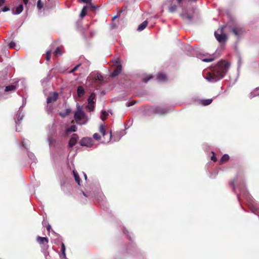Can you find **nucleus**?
I'll return each mask as SVG.
<instances>
[{"label":"nucleus","mask_w":259,"mask_h":259,"mask_svg":"<svg viewBox=\"0 0 259 259\" xmlns=\"http://www.w3.org/2000/svg\"><path fill=\"white\" fill-rule=\"evenodd\" d=\"M229 156L228 154H224L220 159V164H223L228 161L229 159Z\"/></svg>","instance_id":"obj_17"},{"label":"nucleus","mask_w":259,"mask_h":259,"mask_svg":"<svg viewBox=\"0 0 259 259\" xmlns=\"http://www.w3.org/2000/svg\"><path fill=\"white\" fill-rule=\"evenodd\" d=\"M84 177H85V178L87 179V176L85 174H84Z\"/></svg>","instance_id":"obj_51"},{"label":"nucleus","mask_w":259,"mask_h":259,"mask_svg":"<svg viewBox=\"0 0 259 259\" xmlns=\"http://www.w3.org/2000/svg\"><path fill=\"white\" fill-rule=\"evenodd\" d=\"M78 139V136L76 134H73L69 141V147H72L74 146L76 144Z\"/></svg>","instance_id":"obj_8"},{"label":"nucleus","mask_w":259,"mask_h":259,"mask_svg":"<svg viewBox=\"0 0 259 259\" xmlns=\"http://www.w3.org/2000/svg\"><path fill=\"white\" fill-rule=\"evenodd\" d=\"M229 64L228 62L221 61L215 66L211 72L207 74V79L211 82H216L222 79L228 71Z\"/></svg>","instance_id":"obj_1"},{"label":"nucleus","mask_w":259,"mask_h":259,"mask_svg":"<svg viewBox=\"0 0 259 259\" xmlns=\"http://www.w3.org/2000/svg\"><path fill=\"white\" fill-rule=\"evenodd\" d=\"M212 101V99H206V100H203L201 101V103L202 105L204 106H207L211 103Z\"/></svg>","instance_id":"obj_24"},{"label":"nucleus","mask_w":259,"mask_h":259,"mask_svg":"<svg viewBox=\"0 0 259 259\" xmlns=\"http://www.w3.org/2000/svg\"><path fill=\"white\" fill-rule=\"evenodd\" d=\"M88 4L89 5V6L91 8H93V9L96 8V7L93 5V4L92 3V2H90V3H89Z\"/></svg>","instance_id":"obj_43"},{"label":"nucleus","mask_w":259,"mask_h":259,"mask_svg":"<svg viewBox=\"0 0 259 259\" xmlns=\"http://www.w3.org/2000/svg\"><path fill=\"white\" fill-rule=\"evenodd\" d=\"M51 226L50 225H48V226L47 227V230L49 232L50 229H51Z\"/></svg>","instance_id":"obj_46"},{"label":"nucleus","mask_w":259,"mask_h":259,"mask_svg":"<svg viewBox=\"0 0 259 259\" xmlns=\"http://www.w3.org/2000/svg\"><path fill=\"white\" fill-rule=\"evenodd\" d=\"M103 80V76L98 72H92L87 79V82L91 84H99V82H102Z\"/></svg>","instance_id":"obj_3"},{"label":"nucleus","mask_w":259,"mask_h":259,"mask_svg":"<svg viewBox=\"0 0 259 259\" xmlns=\"http://www.w3.org/2000/svg\"><path fill=\"white\" fill-rule=\"evenodd\" d=\"M44 6V4L41 2L40 0H38L37 3V7L39 10H40Z\"/></svg>","instance_id":"obj_29"},{"label":"nucleus","mask_w":259,"mask_h":259,"mask_svg":"<svg viewBox=\"0 0 259 259\" xmlns=\"http://www.w3.org/2000/svg\"><path fill=\"white\" fill-rule=\"evenodd\" d=\"M61 251L62 254L64 257H66V254H65V244L63 243H62L61 244Z\"/></svg>","instance_id":"obj_26"},{"label":"nucleus","mask_w":259,"mask_h":259,"mask_svg":"<svg viewBox=\"0 0 259 259\" xmlns=\"http://www.w3.org/2000/svg\"><path fill=\"white\" fill-rule=\"evenodd\" d=\"M82 194H83V195L84 196H85L87 197V196L86 195V194H85V193L84 192H82Z\"/></svg>","instance_id":"obj_49"},{"label":"nucleus","mask_w":259,"mask_h":259,"mask_svg":"<svg viewBox=\"0 0 259 259\" xmlns=\"http://www.w3.org/2000/svg\"><path fill=\"white\" fill-rule=\"evenodd\" d=\"M99 132L102 135L103 138L104 139V142L108 143L112 137L111 132H109L108 134L106 132L105 126L104 124H102L99 126Z\"/></svg>","instance_id":"obj_4"},{"label":"nucleus","mask_w":259,"mask_h":259,"mask_svg":"<svg viewBox=\"0 0 259 259\" xmlns=\"http://www.w3.org/2000/svg\"><path fill=\"white\" fill-rule=\"evenodd\" d=\"M87 8V7H84L83 8V9H82L81 12L80 14V16L81 17H83L85 16L86 15V14H87V12H86Z\"/></svg>","instance_id":"obj_27"},{"label":"nucleus","mask_w":259,"mask_h":259,"mask_svg":"<svg viewBox=\"0 0 259 259\" xmlns=\"http://www.w3.org/2000/svg\"><path fill=\"white\" fill-rule=\"evenodd\" d=\"M81 1L83 3L88 4L92 2V0H81Z\"/></svg>","instance_id":"obj_40"},{"label":"nucleus","mask_w":259,"mask_h":259,"mask_svg":"<svg viewBox=\"0 0 259 259\" xmlns=\"http://www.w3.org/2000/svg\"><path fill=\"white\" fill-rule=\"evenodd\" d=\"M101 119L103 120H105L106 119V116H101Z\"/></svg>","instance_id":"obj_47"},{"label":"nucleus","mask_w":259,"mask_h":259,"mask_svg":"<svg viewBox=\"0 0 259 259\" xmlns=\"http://www.w3.org/2000/svg\"><path fill=\"white\" fill-rule=\"evenodd\" d=\"M76 130H77L76 126L74 125H72L70 126V127H69L66 130V132L70 133V132H75L76 131Z\"/></svg>","instance_id":"obj_25"},{"label":"nucleus","mask_w":259,"mask_h":259,"mask_svg":"<svg viewBox=\"0 0 259 259\" xmlns=\"http://www.w3.org/2000/svg\"><path fill=\"white\" fill-rule=\"evenodd\" d=\"M23 10V6L22 5H19L16 8L15 14H19L21 13Z\"/></svg>","instance_id":"obj_22"},{"label":"nucleus","mask_w":259,"mask_h":259,"mask_svg":"<svg viewBox=\"0 0 259 259\" xmlns=\"http://www.w3.org/2000/svg\"><path fill=\"white\" fill-rule=\"evenodd\" d=\"M225 26H222L221 29L218 30L221 34H219L218 32H215L214 33V35L216 39L220 42H225L227 39V35L223 33V30Z\"/></svg>","instance_id":"obj_5"},{"label":"nucleus","mask_w":259,"mask_h":259,"mask_svg":"<svg viewBox=\"0 0 259 259\" xmlns=\"http://www.w3.org/2000/svg\"><path fill=\"white\" fill-rule=\"evenodd\" d=\"M87 108L89 109L90 111H92L94 109V104H88V105L87 106Z\"/></svg>","instance_id":"obj_33"},{"label":"nucleus","mask_w":259,"mask_h":259,"mask_svg":"<svg viewBox=\"0 0 259 259\" xmlns=\"http://www.w3.org/2000/svg\"><path fill=\"white\" fill-rule=\"evenodd\" d=\"M102 115H103L105 116H107L108 115V113L105 111H103L102 112Z\"/></svg>","instance_id":"obj_44"},{"label":"nucleus","mask_w":259,"mask_h":259,"mask_svg":"<svg viewBox=\"0 0 259 259\" xmlns=\"http://www.w3.org/2000/svg\"><path fill=\"white\" fill-rule=\"evenodd\" d=\"M153 77L152 75H150L148 77H145L143 78V81L146 83L150 79L152 78Z\"/></svg>","instance_id":"obj_31"},{"label":"nucleus","mask_w":259,"mask_h":259,"mask_svg":"<svg viewBox=\"0 0 259 259\" xmlns=\"http://www.w3.org/2000/svg\"><path fill=\"white\" fill-rule=\"evenodd\" d=\"M16 90V87L15 85H10L6 87L5 92L15 91Z\"/></svg>","instance_id":"obj_20"},{"label":"nucleus","mask_w":259,"mask_h":259,"mask_svg":"<svg viewBox=\"0 0 259 259\" xmlns=\"http://www.w3.org/2000/svg\"><path fill=\"white\" fill-rule=\"evenodd\" d=\"M85 94V91L81 85H79L77 87V94L79 98H81Z\"/></svg>","instance_id":"obj_13"},{"label":"nucleus","mask_w":259,"mask_h":259,"mask_svg":"<svg viewBox=\"0 0 259 259\" xmlns=\"http://www.w3.org/2000/svg\"><path fill=\"white\" fill-rule=\"evenodd\" d=\"M217 58V57L214 56V55H209V57L206 58H204L202 59V61L205 62H209L213 61Z\"/></svg>","instance_id":"obj_16"},{"label":"nucleus","mask_w":259,"mask_h":259,"mask_svg":"<svg viewBox=\"0 0 259 259\" xmlns=\"http://www.w3.org/2000/svg\"><path fill=\"white\" fill-rule=\"evenodd\" d=\"M136 102L135 101H132L131 102H130L129 103H127L126 106L127 107H130L132 106H133L136 104Z\"/></svg>","instance_id":"obj_37"},{"label":"nucleus","mask_w":259,"mask_h":259,"mask_svg":"<svg viewBox=\"0 0 259 259\" xmlns=\"http://www.w3.org/2000/svg\"><path fill=\"white\" fill-rule=\"evenodd\" d=\"M177 6L175 4H171L168 8L169 12L170 13L175 12L177 10Z\"/></svg>","instance_id":"obj_23"},{"label":"nucleus","mask_w":259,"mask_h":259,"mask_svg":"<svg viewBox=\"0 0 259 259\" xmlns=\"http://www.w3.org/2000/svg\"><path fill=\"white\" fill-rule=\"evenodd\" d=\"M125 9H126V8H125L124 9L122 8V10L119 11L118 15H117V16H115L113 17V18H112V20H114L117 17H118L119 16H120L121 13L122 12L124 11L125 10Z\"/></svg>","instance_id":"obj_35"},{"label":"nucleus","mask_w":259,"mask_h":259,"mask_svg":"<svg viewBox=\"0 0 259 259\" xmlns=\"http://www.w3.org/2000/svg\"><path fill=\"white\" fill-rule=\"evenodd\" d=\"M236 183V180H233L231 182H230V185L234 189L235 188V185Z\"/></svg>","instance_id":"obj_39"},{"label":"nucleus","mask_w":259,"mask_h":259,"mask_svg":"<svg viewBox=\"0 0 259 259\" xmlns=\"http://www.w3.org/2000/svg\"><path fill=\"white\" fill-rule=\"evenodd\" d=\"M148 21L147 20L144 21L143 23H142L138 27V31H141L143 30H144L147 26L148 25Z\"/></svg>","instance_id":"obj_15"},{"label":"nucleus","mask_w":259,"mask_h":259,"mask_svg":"<svg viewBox=\"0 0 259 259\" xmlns=\"http://www.w3.org/2000/svg\"><path fill=\"white\" fill-rule=\"evenodd\" d=\"M181 17L184 20H187L189 22H191L193 20V16L188 13L187 11H185L181 14Z\"/></svg>","instance_id":"obj_11"},{"label":"nucleus","mask_w":259,"mask_h":259,"mask_svg":"<svg viewBox=\"0 0 259 259\" xmlns=\"http://www.w3.org/2000/svg\"><path fill=\"white\" fill-rule=\"evenodd\" d=\"M51 51H48L46 52V59L47 61H49L51 59Z\"/></svg>","instance_id":"obj_28"},{"label":"nucleus","mask_w":259,"mask_h":259,"mask_svg":"<svg viewBox=\"0 0 259 259\" xmlns=\"http://www.w3.org/2000/svg\"><path fill=\"white\" fill-rule=\"evenodd\" d=\"M232 32L235 36H239L243 33V31L242 28L235 27L232 28Z\"/></svg>","instance_id":"obj_12"},{"label":"nucleus","mask_w":259,"mask_h":259,"mask_svg":"<svg viewBox=\"0 0 259 259\" xmlns=\"http://www.w3.org/2000/svg\"><path fill=\"white\" fill-rule=\"evenodd\" d=\"M28 0H23L24 4L26 5L28 3Z\"/></svg>","instance_id":"obj_48"},{"label":"nucleus","mask_w":259,"mask_h":259,"mask_svg":"<svg viewBox=\"0 0 259 259\" xmlns=\"http://www.w3.org/2000/svg\"><path fill=\"white\" fill-rule=\"evenodd\" d=\"M93 138L97 141H99L101 139V136L98 133L94 134L93 135Z\"/></svg>","instance_id":"obj_32"},{"label":"nucleus","mask_w":259,"mask_h":259,"mask_svg":"<svg viewBox=\"0 0 259 259\" xmlns=\"http://www.w3.org/2000/svg\"><path fill=\"white\" fill-rule=\"evenodd\" d=\"M5 2V0H0V7H1Z\"/></svg>","instance_id":"obj_45"},{"label":"nucleus","mask_w":259,"mask_h":259,"mask_svg":"<svg viewBox=\"0 0 259 259\" xmlns=\"http://www.w3.org/2000/svg\"><path fill=\"white\" fill-rule=\"evenodd\" d=\"M122 70V66L121 64H118L116 68L114 69V71L110 73V76L113 77L117 76Z\"/></svg>","instance_id":"obj_9"},{"label":"nucleus","mask_w":259,"mask_h":259,"mask_svg":"<svg viewBox=\"0 0 259 259\" xmlns=\"http://www.w3.org/2000/svg\"><path fill=\"white\" fill-rule=\"evenodd\" d=\"M54 54L55 55L57 56L58 55H61L62 53L61 52L60 48L59 47H58L54 51Z\"/></svg>","instance_id":"obj_30"},{"label":"nucleus","mask_w":259,"mask_h":259,"mask_svg":"<svg viewBox=\"0 0 259 259\" xmlns=\"http://www.w3.org/2000/svg\"><path fill=\"white\" fill-rule=\"evenodd\" d=\"M58 98V94L56 92H54L47 98V103H54L57 101Z\"/></svg>","instance_id":"obj_10"},{"label":"nucleus","mask_w":259,"mask_h":259,"mask_svg":"<svg viewBox=\"0 0 259 259\" xmlns=\"http://www.w3.org/2000/svg\"><path fill=\"white\" fill-rule=\"evenodd\" d=\"M157 80L158 81H165L166 80V76L165 74L162 73H159L157 75Z\"/></svg>","instance_id":"obj_14"},{"label":"nucleus","mask_w":259,"mask_h":259,"mask_svg":"<svg viewBox=\"0 0 259 259\" xmlns=\"http://www.w3.org/2000/svg\"><path fill=\"white\" fill-rule=\"evenodd\" d=\"M95 98H96L95 94L94 93H92L88 98V104H94L95 103L94 102V100L95 99Z\"/></svg>","instance_id":"obj_19"},{"label":"nucleus","mask_w":259,"mask_h":259,"mask_svg":"<svg viewBox=\"0 0 259 259\" xmlns=\"http://www.w3.org/2000/svg\"><path fill=\"white\" fill-rule=\"evenodd\" d=\"M37 242L45 248L49 242V239L47 237L38 236L36 238Z\"/></svg>","instance_id":"obj_6"},{"label":"nucleus","mask_w":259,"mask_h":259,"mask_svg":"<svg viewBox=\"0 0 259 259\" xmlns=\"http://www.w3.org/2000/svg\"><path fill=\"white\" fill-rule=\"evenodd\" d=\"M73 175L75 180V181L77 182L78 185H80V179L79 176H78L77 172L75 171H73Z\"/></svg>","instance_id":"obj_21"},{"label":"nucleus","mask_w":259,"mask_h":259,"mask_svg":"<svg viewBox=\"0 0 259 259\" xmlns=\"http://www.w3.org/2000/svg\"><path fill=\"white\" fill-rule=\"evenodd\" d=\"M71 112V110L70 109H66L64 112H61L59 113L60 116L64 118L67 115H68Z\"/></svg>","instance_id":"obj_18"},{"label":"nucleus","mask_w":259,"mask_h":259,"mask_svg":"<svg viewBox=\"0 0 259 259\" xmlns=\"http://www.w3.org/2000/svg\"><path fill=\"white\" fill-rule=\"evenodd\" d=\"M163 110H164L163 109H162V108H157L156 109V111H157V112H159L160 110H161V111L162 110V113H166V111H163Z\"/></svg>","instance_id":"obj_42"},{"label":"nucleus","mask_w":259,"mask_h":259,"mask_svg":"<svg viewBox=\"0 0 259 259\" xmlns=\"http://www.w3.org/2000/svg\"><path fill=\"white\" fill-rule=\"evenodd\" d=\"M80 66V64H78L76 66H75L71 71H70V73H73L74 72V71H75L79 67V66Z\"/></svg>","instance_id":"obj_38"},{"label":"nucleus","mask_w":259,"mask_h":259,"mask_svg":"<svg viewBox=\"0 0 259 259\" xmlns=\"http://www.w3.org/2000/svg\"><path fill=\"white\" fill-rule=\"evenodd\" d=\"M22 143L23 146H24V142H23V141H22Z\"/></svg>","instance_id":"obj_50"},{"label":"nucleus","mask_w":259,"mask_h":259,"mask_svg":"<svg viewBox=\"0 0 259 259\" xmlns=\"http://www.w3.org/2000/svg\"><path fill=\"white\" fill-rule=\"evenodd\" d=\"M79 143L82 146L90 147L92 145V140L88 138H83Z\"/></svg>","instance_id":"obj_7"},{"label":"nucleus","mask_w":259,"mask_h":259,"mask_svg":"<svg viewBox=\"0 0 259 259\" xmlns=\"http://www.w3.org/2000/svg\"><path fill=\"white\" fill-rule=\"evenodd\" d=\"M211 153L212 155L211 156V160L214 162H216L217 161V158L215 156V154L213 152H212Z\"/></svg>","instance_id":"obj_36"},{"label":"nucleus","mask_w":259,"mask_h":259,"mask_svg":"<svg viewBox=\"0 0 259 259\" xmlns=\"http://www.w3.org/2000/svg\"><path fill=\"white\" fill-rule=\"evenodd\" d=\"M10 10V9L8 7H5L3 8V10L2 11L3 12H7V11H8L9 10Z\"/></svg>","instance_id":"obj_41"},{"label":"nucleus","mask_w":259,"mask_h":259,"mask_svg":"<svg viewBox=\"0 0 259 259\" xmlns=\"http://www.w3.org/2000/svg\"><path fill=\"white\" fill-rule=\"evenodd\" d=\"M9 46L10 48H14L16 46V44L15 42L11 41L9 43Z\"/></svg>","instance_id":"obj_34"},{"label":"nucleus","mask_w":259,"mask_h":259,"mask_svg":"<svg viewBox=\"0 0 259 259\" xmlns=\"http://www.w3.org/2000/svg\"><path fill=\"white\" fill-rule=\"evenodd\" d=\"M74 120H72L71 123H75L79 125L85 124L88 120L84 112L82 110L81 108L78 106L77 110L74 115Z\"/></svg>","instance_id":"obj_2"}]
</instances>
